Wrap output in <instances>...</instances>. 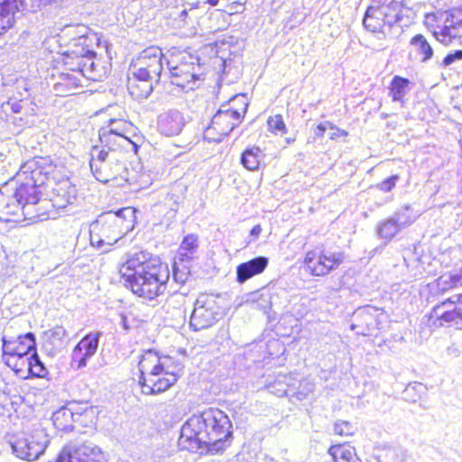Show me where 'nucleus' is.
<instances>
[{
	"mask_svg": "<svg viewBox=\"0 0 462 462\" xmlns=\"http://www.w3.org/2000/svg\"><path fill=\"white\" fill-rule=\"evenodd\" d=\"M232 434L229 417L217 408H208L182 425L179 446L190 452L215 455L230 445Z\"/></svg>",
	"mask_w": 462,
	"mask_h": 462,
	"instance_id": "f257e3e1",
	"label": "nucleus"
},
{
	"mask_svg": "<svg viewBox=\"0 0 462 462\" xmlns=\"http://www.w3.org/2000/svg\"><path fill=\"white\" fill-rule=\"evenodd\" d=\"M119 273L126 287L139 297L149 300L163 292L170 278L167 265L157 259L149 258L143 252L129 258L121 266Z\"/></svg>",
	"mask_w": 462,
	"mask_h": 462,
	"instance_id": "f03ea898",
	"label": "nucleus"
},
{
	"mask_svg": "<svg viewBox=\"0 0 462 462\" xmlns=\"http://www.w3.org/2000/svg\"><path fill=\"white\" fill-rule=\"evenodd\" d=\"M184 365L169 356H160L148 350L139 361V383L144 394H157L167 391L181 376Z\"/></svg>",
	"mask_w": 462,
	"mask_h": 462,
	"instance_id": "7ed1b4c3",
	"label": "nucleus"
},
{
	"mask_svg": "<svg viewBox=\"0 0 462 462\" xmlns=\"http://www.w3.org/2000/svg\"><path fill=\"white\" fill-rule=\"evenodd\" d=\"M48 179L47 173L39 166L38 162L30 160L23 163L16 173L13 181L14 190L19 200H21L22 209L25 216L31 214L28 208L36 206L37 215L43 216L42 212L46 207L44 203L47 200L42 198V186L46 185Z\"/></svg>",
	"mask_w": 462,
	"mask_h": 462,
	"instance_id": "20e7f679",
	"label": "nucleus"
},
{
	"mask_svg": "<svg viewBox=\"0 0 462 462\" xmlns=\"http://www.w3.org/2000/svg\"><path fill=\"white\" fill-rule=\"evenodd\" d=\"M135 224V209L128 207L98 216L90 225V243L97 248L112 246L132 231Z\"/></svg>",
	"mask_w": 462,
	"mask_h": 462,
	"instance_id": "39448f33",
	"label": "nucleus"
},
{
	"mask_svg": "<svg viewBox=\"0 0 462 462\" xmlns=\"http://www.w3.org/2000/svg\"><path fill=\"white\" fill-rule=\"evenodd\" d=\"M163 53L159 47L151 46L143 50L130 65L136 80L130 82L128 89L136 99L147 98L152 91L153 83H158L162 71Z\"/></svg>",
	"mask_w": 462,
	"mask_h": 462,
	"instance_id": "423d86ee",
	"label": "nucleus"
},
{
	"mask_svg": "<svg viewBox=\"0 0 462 462\" xmlns=\"http://www.w3.org/2000/svg\"><path fill=\"white\" fill-rule=\"evenodd\" d=\"M86 62L81 60L80 65H74V68H71L68 64V56L65 55V69L69 72L62 71L53 75V91L56 96L67 97L76 94L82 87V78L94 81L102 80L106 74L105 67L96 60L89 61L90 65L87 67Z\"/></svg>",
	"mask_w": 462,
	"mask_h": 462,
	"instance_id": "0eeeda50",
	"label": "nucleus"
},
{
	"mask_svg": "<svg viewBox=\"0 0 462 462\" xmlns=\"http://www.w3.org/2000/svg\"><path fill=\"white\" fill-rule=\"evenodd\" d=\"M64 33L70 36L68 56V64L74 68V65H80L82 61L96 60L95 48L99 45L97 34L84 24L69 25L64 29Z\"/></svg>",
	"mask_w": 462,
	"mask_h": 462,
	"instance_id": "6e6552de",
	"label": "nucleus"
},
{
	"mask_svg": "<svg viewBox=\"0 0 462 462\" xmlns=\"http://www.w3.org/2000/svg\"><path fill=\"white\" fill-rule=\"evenodd\" d=\"M424 24L440 43L448 46L462 39V5L446 11L428 13Z\"/></svg>",
	"mask_w": 462,
	"mask_h": 462,
	"instance_id": "1a4fd4ad",
	"label": "nucleus"
},
{
	"mask_svg": "<svg viewBox=\"0 0 462 462\" xmlns=\"http://www.w3.org/2000/svg\"><path fill=\"white\" fill-rule=\"evenodd\" d=\"M171 82L181 88L193 89L199 79V59L187 51H173L167 60Z\"/></svg>",
	"mask_w": 462,
	"mask_h": 462,
	"instance_id": "9d476101",
	"label": "nucleus"
},
{
	"mask_svg": "<svg viewBox=\"0 0 462 462\" xmlns=\"http://www.w3.org/2000/svg\"><path fill=\"white\" fill-rule=\"evenodd\" d=\"M90 168L95 178L100 182L117 180L121 185L122 181H128V171L125 164L116 157V154L110 153L105 148H93Z\"/></svg>",
	"mask_w": 462,
	"mask_h": 462,
	"instance_id": "9b49d317",
	"label": "nucleus"
},
{
	"mask_svg": "<svg viewBox=\"0 0 462 462\" xmlns=\"http://www.w3.org/2000/svg\"><path fill=\"white\" fill-rule=\"evenodd\" d=\"M222 316L218 298L211 294H200L189 318V326L194 331L207 329L215 325Z\"/></svg>",
	"mask_w": 462,
	"mask_h": 462,
	"instance_id": "f8f14e48",
	"label": "nucleus"
},
{
	"mask_svg": "<svg viewBox=\"0 0 462 462\" xmlns=\"http://www.w3.org/2000/svg\"><path fill=\"white\" fill-rule=\"evenodd\" d=\"M345 257L341 251L320 248L307 252L304 264L313 276H325L338 268Z\"/></svg>",
	"mask_w": 462,
	"mask_h": 462,
	"instance_id": "ddd939ff",
	"label": "nucleus"
},
{
	"mask_svg": "<svg viewBox=\"0 0 462 462\" xmlns=\"http://www.w3.org/2000/svg\"><path fill=\"white\" fill-rule=\"evenodd\" d=\"M247 104L243 102L240 112L237 109H219L212 117L209 126L205 131V136L209 141L220 142L236 127L241 121L242 113L245 112Z\"/></svg>",
	"mask_w": 462,
	"mask_h": 462,
	"instance_id": "4468645a",
	"label": "nucleus"
},
{
	"mask_svg": "<svg viewBox=\"0 0 462 462\" xmlns=\"http://www.w3.org/2000/svg\"><path fill=\"white\" fill-rule=\"evenodd\" d=\"M45 189L46 198H44V200H47V202L44 203V206L46 210L49 205L57 209H62L77 200L76 186L69 178L54 180L48 177Z\"/></svg>",
	"mask_w": 462,
	"mask_h": 462,
	"instance_id": "2eb2a0df",
	"label": "nucleus"
},
{
	"mask_svg": "<svg viewBox=\"0 0 462 462\" xmlns=\"http://www.w3.org/2000/svg\"><path fill=\"white\" fill-rule=\"evenodd\" d=\"M101 448L96 444L86 441H73L66 444L56 462H106Z\"/></svg>",
	"mask_w": 462,
	"mask_h": 462,
	"instance_id": "dca6fc26",
	"label": "nucleus"
},
{
	"mask_svg": "<svg viewBox=\"0 0 462 462\" xmlns=\"http://www.w3.org/2000/svg\"><path fill=\"white\" fill-rule=\"evenodd\" d=\"M387 321V314L383 309L373 306H365L354 312L352 330L362 336H372L376 330L383 328Z\"/></svg>",
	"mask_w": 462,
	"mask_h": 462,
	"instance_id": "f3484780",
	"label": "nucleus"
},
{
	"mask_svg": "<svg viewBox=\"0 0 462 462\" xmlns=\"http://www.w3.org/2000/svg\"><path fill=\"white\" fill-rule=\"evenodd\" d=\"M49 443L48 435L42 429H36L32 434L19 438L12 444L16 456L22 459L32 461L45 450Z\"/></svg>",
	"mask_w": 462,
	"mask_h": 462,
	"instance_id": "a211bd4d",
	"label": "nucleus"
},
{
	"mask_svg": "<svg viewBox=\"0 0 462 462\" xmlns=\"http://www.w3.org/2000/svg\"><path fill=\"white\" fill-rule=\"evenodd\" d=\"M458 304L448 299L434 306L428 315V325L430 327L440 328L455 325L461 328Z\"/></svg>",
	"mask_w": 462,
	"mask_h": 462,
	"instance_id": "6ab92c4d",
	"label": "nucleus"
},
{
	"mask_svg": "<svg viewBox=\"0 0 462 462\" xmlns=\"http://www.w3.org/2000/svg\"><path fill=\"white\" fill-rule=\"evenodd\" d=\"M101 336V332L89 333L74 347L72 351V363L76 365L77 369L85 367L88 360L96 354Z\"/></svg>",
	"mask_w": 462,
	"mask_h": 462,
	"instance_id": "aec40b11",
	"label": "nucleus"
},
{
	"mask_svg": "<svg viewBox=\"0 0 462 462\" xmlns=\"http://www.w3.org/2000/svg\"><path fill=\"white\" fill-rule=\"evenodd\" d=\"M2 342L3 356H29L32 351H36L35 336L32 332L16 337L4 336Z\"/></svg>",
	"mask_w": 462,
	"mask_h": 462,
	"instance_id": "412c9836",
	"label": "nucleus"
},
{
	"mask_svg": "<svg viewBox=\"0 0 462 462\" xmlns=\"http://www.w3.org/2000/svg\"><path fill=\"white\" fill-rule=\"evenodd\" d=\"M93 408H89L84 411V412H75L69 407H62L53 412L52 421L54 427L58 430H71L73 429L74 422H83L81 420L83 417H88L89 414H93Z\"/></svg>",
	"mask_w": 462,
	"mask_h": 462,
	"instance_id": "4be33fe9",
	"label": "nucleus"
},
{
	"mask_svg": "<svg viewBox=\"0 0 462 462\" xmlns=\"http://www.w3.org/2000/svg\"><path fill=\"white\" fill-rule=\"evenodd\" d=\"M184 125V118L178 110H169L162 114L158 119V129L166 136L178 135Z\"/></svg>",
	"mask_w": 462,
	"mask_h": 462,
	"instance_id": "5701e85b",
	"label": "nucleus"
},
{
	"mask_svg": "<svg viewBox=\"0 0 462 462\" xmlns=\"http://www.w3.org/2000/svg\"><path fill=\"white\" fill-rule=\"evenodd\" d=\"M378 11L377 14L382 15L388 27H392L402 19L403 5L396 0H380L374 2Z\"/></svg>",
	"mask_w": 462,
	"mask_h": 462,
	"instance_id": "b1692460",
	"label": "nucleus"
},
{
	"mask_svg": "<svg viewBox=\"0 0 462 462\" xmlns=\"http://www.w3.org/2000/svg\"><path fill=\"white\" fill-rule=\"evenodd\" d=\"M19 209H22L21 200L14 190L13 182H7L0 188V217L15 215Z\"/></svg>",
	"mask_w": 462,
	"mask_h": 462,
	"instance_id": "393cba45",
	"label": "nucleus"
},
{
	"mask_svg": "<svg viewBox=\"0 0 462 462\" xmlns=\"http://www.w3.org/2000/svg\"><path fill=\"white\" fill-rule=\"evenodd\" d=\"M268 258L264 256L255 257L248 262L243 263L236 267V280L244 283L254 275L262 273L268 265Z\"/></svg>",
	"mask_w": 462,
	"mask_h": 462,
	"instance_id": "a878e982",
	"label": "nucleus"
},
{
	"mask_svg": "<svg viewBox=\"0 0 462 462\" xmlns=\"http://www.w3.org/2000/svg\"><path fill=\"white\" fill-rule=\"evenodd\" d=\"M23 0H4L0 5V35L11 28L14 23V14L23 6Z\"/></svg>",
	"mask_w": 462,
	"mask_h": 462,
	"instance_id": "bb28decb",
	"label": "nucleus"
},
{
	"mask_svg": "<svg viewBox=\"0 0 462 462\" xmlns=\"http://www.w3.org/2000/svg\"><path fill=\"white\" fill-rule=\"evenodd\" d=\"M99 139L104 147H107L110 153L116 154L118 148H127L129 145L136 149V144L131 139L122 134H112L102 129L99 130Z\"/></svg>",
	"mask_w": 462,
	"mask_h": 462,
	"instance_id": "cd10ccee",
	"label": "nucleus"
},
{
	"mask_svg": "<svg viewBox=\"0 0 462 462\" xmlns=\"http://www.w3.org/2000/svg\"><path fill=\"white\" fill-rule=\"evenodd\" d=\"M378 8L374 3L369 6L365 12V15L363 19L364 26L372 32H383V29L385 24L382 15L377 14Z\"/></svg>",
	"mask_w": 462,
	"mask_h": 462,
	"instance_id": "c85d7f7f",
	"label": "nucleus"
},
{
	"mask_svg": "<svg viewBox=\"0 0 462 462\" xmlns=\"http://www.w3.org/2000/svg\"><path fill=\"white\" fill-rule=\"evenodd\" d=\"M3 360L14 373L23 377H28L30 368V356H3Z\"/></svg>",
	"mask_w": 462,
	"mask_h": 462,
	"instance_id": "c756f323",
	"label": "nucleus"
},
{
	"mask_svg": "<svg viewBox=\"0 0 462 462\" xmlns=\"http://www.w3.org/2000/svg\"><path fill=\"white\" fill-rule=\"evenodd\" d=\"M262 150L257 146H252L245 150L241 155L240 162L248 171L258 170L261 161L263 159Z\"/></svg>",
	"mask_w": 462,
	"mask_h": 462,
	"instance_id": "7c9ffc66",
	"label": "nucleus"
},
{
	"mask_svg": "<svg viewBox=\"0 0 462 462\" xmlns=\"http://www.w3.org/2000/svg\"><path fill=\"white\" fill-rule=\"evenodd\" d=\"M378 462H403L404 452L398 446L383 445L377 449Z\"/></svg>",
	"mask_w": 462,
	"mask_h": 462,
	"instance_id": "2f4dec72",
	"label": "nucleus"
},
{
	"mask_svg": "<svg viewBox=\"0 0 462 462\" xmlns=\"http://www.w3.org/2000/svg\"><path fill=\"white\" fill-rule=\"evenodd\" d=\"M402 227L398 224V220L393 217L382 221L377 226V235L386 242L391 241Z\"/></svg>",
	"mask_w": 462,
	"mask_h": 462,
	"instance_id": "473e14b6",
	"label": "nucleus"
},
{
	"mask_svg": "<svg viewBox=\"0 0 462 462\" xmlns=\"http://www.w3.org/2000/svg\"><path fill=\"white\" fill-rule=\"evenodd\" d=\"M334 462H356V454L355 448L346 445H334L328 449Z\"/></svg>",
	"mask_w": 462,
	"mask_h": 462,
	"instance_id": "72a5a7b5",
	"label": "nucleus"
},
{
	"mask_svg": "<svg viewBox=\"0 0 462 462\" xmlns=\"http://www.w3.org/2000/svg\"><path fill=\"white\" fill-rule=\"evenodd\" d=\"M415 52L421 56V61L427 62L433 56V49L422 34H416L410 41Z\"/></svg>",
	"mask_w": 462,
	"mask_h": 462,
	"instance_id": "f704fd0d",
	"label": "nucleus"
},
{
	"mask_svg": "<svg viewBox=\"0 0 462 462\" xmlns=\"http://www.w3.org/2000/svg\"><path fill=\"white\" fill-rule=\"evenodd\" d=\"M248 301L257 310L266 313L272 306V297L269 290L262 289L249 295Z\"/></svg>",
	"mask_w": 462,
	"mask_h": 462,
	"instance_id": "c9c22d12",
	"label": "nucleus"
},
{
	"mask_svg": "<svg viewBox=\"0 0 462 462\" xmlns=\"http://www.w3.org/2000/svg\"><path fill=\"white\" fill-rule=\"evenodd\" d=\"M410 80L394 76L390 86V94L393 101L402 102L409 90Z\"/></svg>",
	"mask_w": 462,
	"mask_h": 462,
	"instance_id": "e433bc0d",
	"label": "nucleus"
},
{
	"mask_svg": "<svg viewBox=\"0 0 462 462\" xmlns=\"http://www.w3.org/2000/svg\"><path fill=\"white\" fill-rule=\"evenodd\" d=\"M67 336L66 329L61 326H56L45 332L47 341L55 349H61L65 346Z\"/></svg>",
	"mask_w": 462,
	"mask_h": 462,
	"instance_id": "4c0bfd02",
	"label": "nucleus"
},
{
	"mask_svg": "<svg viewBox=\"0 0 462 462\" xmlns=\"http://www.w3.org/2000/svg\"><path fill=\"white\" fill-rule=\"evenodd\" d=\"M393 217L398 220V224L404 228L411 225L417 219L418 215L413 212L410 205H404L394 213Z\"/></svg>",
	"mask_w": 462,
	"mask_h": 462,
	"instance_id": "58836bf2",
	"label": "nucleus"
},
{
	"mask_svg": "<svg viewBox=\"0 0 462 462\" xmlns=\"http://www.w3.org/2000/svg\"><path fill=\"white\" fill-rule=\"evenodd\" d=\"M47 370L40 360L36 351L30 356V368L28 369V376L31 374L34 377H44Z\"/></svg>",
	"mask_w": 462,
	"mask_h": 462,
	"instance_id": "ea45409f",
	"label": "nucleus"
},
{
	"mask_svg": "<svg viewBox=\"0 0 462 462\" xmlns=\"http://www.w3.org/2000/svg\"><path fill=\"white\" fill-rule=\"evenodd\" d=\"M20 98L15 96L9 97L6 102L2 103V109L5 113H7L8 110H11L14 114H19L24 108V106L27 105L23 99V94L19 93Z\"/></svg>",
	"mask_w": 462,
	"mask_h": 462,
	"instance_id": "a19ab883",
	"label": "nucleus"
},
{
	"mask_svg": "<svg viewBox=\"0 0 462 462\" xmlns=\"http://www.w3.org/2000/svg\"><path fill=\"white\" fill-rule=\"evenodd\" d=\"M438 289L444 292L453 288L458 287L456 282V277L453 273H447L440 275L436 281Z\"/></svg>",
	"mask_w": 462,
	"mask_h": 462,
	"instance_id": "79ce46f5",
	"label": "nucleus"
},
{
	"mask_svg": "<svg viewBox=\"0 0 462 462\" xmlns=\"http://www.w3.org/2000/svg\"><path fill=\"white\" fill-rule=\"evenodd\" d=\"M269 131L277 135H283L287 133V128L281 115L270 116L267 121Z\"/></svg>",
	"mask_w": 462,
	"mask_h": 462,
	"instance_id": "37998d69",
	"label": "nucleus"
},
{
	"mask_svg": "<svg viewBox=\"0 0 462 462\" xmlns=\"http://www.w3.org/2000/svg\"><path fill=\"white\" fill-rule=\"evenodd\" d=\"M129 125L123 120L111 119L107 125L103 126L101 129L112 134H122L126 135Z\"/></svg>",
	"mask_w": 462,
	"mask_h": 462,
	"instance_id": "c03bdc74",
	"label": "nucleus"
},
{
	"mask_svg": "<svg viewBox=\"0 0 462 462\" xmlns=\"http://www.w3.org/2000/svg\"><path fill=\"white\" fill-rule=\"evenodd\" d=\"M189 270L182 263H174L173 279L176 282L183 284L189 278Z\"/></svg>",
	"mask_w": 462,
	"mask_h": 462,
	"instance_id": "a18cd8bd",
	"label": "nucleus"
},
{
	"mask_svg": "<svg viewBox=\"0 0 462 462\" xmlns=\"http://www.w3.org/2000/svg\"><path fill=\"white\" fill-rule=\"evenodd\" d=\"M356 428L346 420L337 421L334 425V431L339 436H351L354 434Z\"/></svg>",
	"mask_w": 462,
	"mask_h": 462,
	"instance_id": "49530a36",
	"label": "nucleus"
},
{
	"mask_svg": "<svg viewBox=\"0 0 462 462\" xmlns=\"http://www.w3.org/2000/svg\"><path fill=\"white\" fill-rule=\"evenodd\" d=\"M32 113L30 116H26L25 118L22 116H14L13 123L16 125L19 128L30 127L34 124V120L32 116L35 115V111L33 108L31 109Z\"/></svg>",
	"mask_w": 462,
	"mask_h": 462,
	"instance_id": "de8ad7c7",
	"label": "nucleus"
},
{
	"mask_svg": "<svg viewBox=\"0 0 462 462\" xmlns=\"http://www.w3.org/2000/svg\"><path fill=\"white\" fill-rule=\"evenodd\" d=\"M197 236L193 235L187 236L183 239L180 250L192 253L194 249L197 247Z\"/></svg>",
	"mask_w": 462,
	"mask_h": 462,
	"instance_id": "09e8293b",
	"label": "nucleus"
},
{
	"mask_svg": "<svg viewBox=\"0 0 462 462\" xmlns=\"http://www.w3.org/2000/svg\"><path fill=\"white\" fill-rule=\"evenodd\" d=\"M398 180H399V176L393 175L390 178L380 182L377 185V188L382 191L389 192L395 187Z\"/></svg>",
	"mask_w": 462,
	"mask_h": 462,
	"instance_id": "8fccbe9b",
	"label": "nucleus"
},
{
	"mask_svg": "<svg viewBox=\"0 0 462 462\" xmlns=\"http://www.w3.org/2000/svg\"><path fill=\"white\" fill-rule=\"evenodd\" d=\"M314 383L310 382V380L304 379L300 382V391L298 392V394L300 395V399L302 397H306L310 393H312L314 390Z\"/></svg>",
	"mask_w": 462,
	"mask_h": 462,
	"instance_id": "3c124183",
	"label": "nucleus"
},
{
	"mask_svg": "<svg viewBox=\"0 0 462 462\" xmlns=\"http://www.w3.org/2000/svg\"><path fill=\"white\" fill-rule=\"evenodd\" d=\"M457 60H462V50H457L452 53H448L443 60L442 64L445 67L450 66Z\"/></svg>",
	"mask_w": 462,
	"mask_h": 462,
	"instance_id": "603ef678",
	"label": "nucleus"
},
{
	"mask_svg": "<svg viewBox=\"0 0 462 462\" xmlns=\"http://www.w3.org/2000/svg\"><path fill=\"white\" fill-rule=\"evenodd\" d=\"M327 124L330 127V129L334 130V132L330 135L331 139H336L338 136H346L347 135V133L345 130L339 129V128L332 125V124H330L329 122H327Z\"/></svg>",
	"mask_w": 462,
	"mask_h": 462,
	"instance_id": "864d4df0",
	"label": "nucleus"
},
{
	"mask_svg": "<svg viewBox=\"0 0 462 462\" xmlns=\"http://www.w3.org/2000/svg\"><path fill=\"white\" fill-rule=\"evenodd\" d=\"M327 122L325 124H319L314 130L315 135L318 137H323L324 133L326 132L327 129Z\"/></svg>",
	"mask_w": 462,
	"mask_h": 462,
	"instance_id": "5fc2aeb1",
	"label": "nucleus"
},
{
	"mask_svg": "<svg viewBox=\"0 0 462 462\" xmlns=\"http://www.w3.org/2000/svg\"><path fill=\"white\" fill-rule=\"evenodd\" d=\"M196 9V7H189V8H187V7H184L179 14H178V17L184 21L186 19V17L189 15V13H192L194 12Z\"/></svg>",
	"mask_w": 462,
	"mask_h": 462,
	"instance_id": "6e6d98bb",
	"label": "nucleus"
},
{
	"mask_svg": "<svg viewBox=\"0 0 462 462\" xmlns=\"http://www.w3.org/2000/svg\"><path fill=\"white\" fill-rule=\"evenodd\" d=\"M261 231H262V227H261V226H260V225H256V226H254L251 229V231H250V235H251L252 236H254L255 238H257V237L259 236V235H260Z\"/></svg>",
	"mask_w": 462,
	"mask_h": 462,
	"instance_id": "4d7b16f0",
	"label": "nucleus"
},
{
	"mask_svg": "<svg viewBox=\"0 0 462 462\" xmlns=\"http://www.w3.org/2000/svg\"><path fill=\"white\" fill-rule=\"evenodd\" d=\"M456 277V282L458 284V286H462V267L458 270L453 273Z\"/></svg>",
	"mask_w": 462,
	"mask_h": 462,
	"instance_id": "13d9d810",
	"label": "nucleus"
},
{
	"mask_svg": "<svg viewBox=\"0 0 462 462\" xmlns=\"http://www.w3.org/2000/svg\"><path fill=\"white\" fill-rule=\"evenodd\" d=\"M290 380H291V376H289V375H282V376H279L278 383H286L287 387H289L290 386V384H289V381Z\"/></svg>",
	"mask_w": 462,
	"mask_h": 462,
	"instance_id": "bf43d9fd",
	"label": "nucleus"
},
{
	"mask_svg": "<svg viewBox=\"0 0 462 462\" xmlns=\"http://www.w3.org/2000/svg\"><path fill=\"white\" fill-rule=\"evenodd\" d=\"M457 301L458 302V309H459V316H461V319H460V323H461V328H462V294L458 295L457 297Z\"/></svg>",
	"mask_w": 462,
	"mask_h": 462,
	"instance_id": "052dcab7",
	"label": "nucleus"
},
{
	"mask_svg": "<svg viewBox=\"0 0 462 462\" xmlns=\"http://www.w3.org/2000/svg\"><path fill=\"white\" fill-rule=\"evenodd\" d=\"M57 0H39V5H47L56 2Z\"/></svg>",
	"mask_w": 462,
	"mask_h": 462,
	"instance_id": "680f3d73",
	"label": "nucleus"
},
{
	"mask_svg": "<svg viewBox=\"0 0 462 462\" xmlns=\"http://www.w3.org/2000/svg\"><path fill=\"white\" fill-rule=\"evenodd\" d=\"M219 0H207V3L211 5V6H216L217 5Z\"/></svg>",
	"mask_w": 462,
	"mask_h": 462,
	"instance_id": "e2e57ef3",
	"label": "nucleus"
},
{
	"mask_svg": "<svg viewBox=\"0 0 462 462\" xmlns=\"http://www.w3.org/2000/svg\"><path fill=\"white\" fill-rule=\"evenodd\" d=\"M288 391H289L288 388L281 389V390H279V393L278 394L280 396L287 395Z\"/></svg>",
	"mask_w": 462,
	"mask_h": 462,
	"instance_id": "0e129e2a",
	"label": "nucleus"
},
{
	"mask_svg": "<svg viewBox=\"0 0 462 462\" xmlns=\"http://www.w3.org/2000/svg\"><path fill=\"white\" fill-rule=\"evenodd\" d=\"M412 390H414V387L408 386V387L405 389L404 393H405V394H408V393H409L411 391H412Z\"/></svg>",
	"mask_w": 462,
	"mask_h": 462,
	"instance_id": "69168bd1",
	"label": "nucleus"
},
{
	"mask_svg": "<svg viewBox=\"0 0 462 462\" xmlns=\"http://www.w3.org/2000/svg\"><path fill=\"white\" fill-rule=\"evenodd\" d=\"M448 351L451 353H454L456 354L457 353V349L456 348H449Z\"/></svg>",
	"mask_w": 462,
	"mask_h": 462,
	"instance_id": "338daca9",
	"label": "nucleus"
},
{
	"mask_svg": "<svg viewBox=\"0 0 462 462\" xmlns=\"http://www.w3.org/2000/svg\"><path fill=\"white\" fill-rule=\"evenodd\" d=\"M86 64H87V67H89L90 62H89V61H87V62H86Z\"/></svg>",
	"mask_w": 462,
	"mask_h": 462,
	"instance_id": "774afa93",
	"label": "nucleus"
}]
</instances>
